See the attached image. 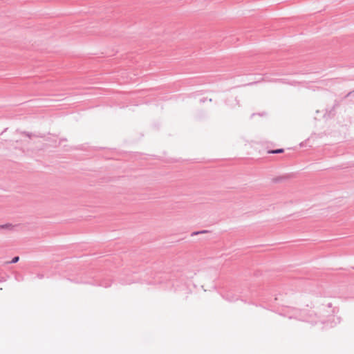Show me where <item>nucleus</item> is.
<instances>
[{
  "instance_id": "3",
  "label": "nucleus",
  "mask_w": 354,
  "mask_h": 354,
  "mask_svg": "<svg viewBox=\"0 0 354 354\" xmlns=\"http://www.w3.org/2000/svg\"><path fill=\"white\" fill-rule=\"evenodd\" d=\"M18 261H19V257H15L14 259H12V260L11 263H14L17 262Z\"/></svg>"
},
{
  "instance_id": "1",
  "label": "nucleus",
  "mask_w": 354,
  "mask_h": 354,
  "mask_svg": "<svg viewBox=\"0 0 354 354\" xmlns=\"http://www.w3.org/2000/svg\"><path fill=\"white\" fill-rule=\"evenodd\" d=\"M283 151H284V150L283 149H279L277 150L269 151L268 153H283Z\"/></svg>"
},
{
  "instance_id": "2",
  "label": "nucleus",
  "mask_w": 354,
  "mask_h": 354,
  "mask_svg": "<svg viewBox=\"0 0 354 354\" xmlns=\"http://www.w3.org/2000/svg\"><path fill=\"white\" fill-rule=\"evenodd\" d=\"M208 231L207 230H203V231H201V232H193L192 236H194V235H196V234H205V233H207Z\"/></svg>"
}]
</instances>
